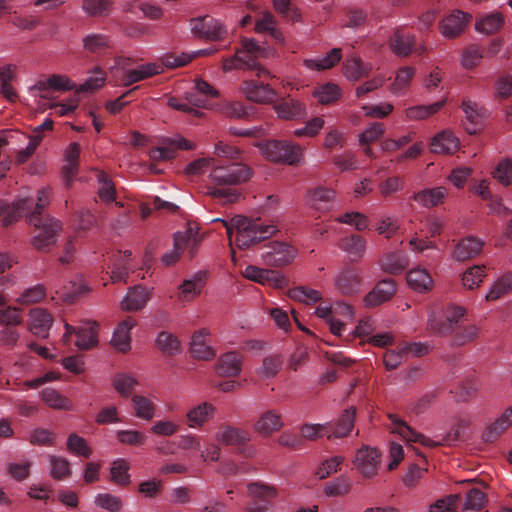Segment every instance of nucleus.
Listing matches in <instances>:
<instances>
[{
  "label": "nucleus",
  "mask_w": 512,
  "mask_h": 512,
  "mask_svg": "<svg viewBox=\"0 0 512 512\" xmlns=\"http://www.w3.org/2000/svg\"><path fill=\"white\" fill-rule=\"evenodd\" d=\"M155 345L158 350L168 356H173L181 351V343L178 338L167 331H161L157 334Z\"/></svg>",
  "instance_id": "obj_46"
},
{
  "label": "nucleus",
  "mask_w": 512,
  "mask_h": 512,
  "mask_svg": "<svg viewBox=\"0 0 512 512\" xmlns=\"http://www.w3.org/2000/svg\"><path fill=\"white\" fill-rule=\"evenodd\" d=\"M416 37L406 34L400 30H396L388 40V46L391 51L400 57H407L413 51Z\"/></svg>",
  "instance_id": "obj_30"
},
{
  "label": "nucleus",
  "mask_w": 512,
  "mask_h": 512,
  "mask_svg": "<svg viewBox=\"0 0 512 512\" xmlns=\"http://www.w3.org/2000/svg\"><path fill=\"white\" fill-rule=\"evenodd\" d=\"M242 368V357L236 352L223 354L217 363L219 375L233 377L237 376Z\"/></svg>",
  "instance_id": "obj_39"
},
{
  "label": "nucleus",
  "mask_w": 512,
  "mask_h": 512,
  "mask_svg": "<svg viewBox=\"0 0 512 512\" xmlns=\"http://www.w3.org/2000/svg\"><path fill=\"white\" fill-rule=\"evenodd\" d=\"M190 352L199 360H211L215 357L216 351L211 345L210 332L206 328L196 331L190 341Z\"/></svg>",
  "instance_id": "obj_18"
},
{
  "label": "nucleus",
  "mask_w": 512,
  "mask_h": 512,
  "mask_svg": "<svg viewBox=\"0 0 512 512\" xmlns=\"http://www.w3.org/2000/svg\"><path fill=\"white\" fill-rule=\"evenodd\" d=\"M137 325L136 319L126 317L115 327L111 338L112 346L121 353H127L131 349V330Z\"/></svg>",
  "instance_id": "obj_20"
},
{
  "label": "nucleus",
  "mask_w": 512,
  "mask_h": 512,
  "mask_svg": "<svg viewBox=\"0 0 512 512\" xmlns=\"http://www.w3.org/2000/svg\"><path fill=\"white\" fill-rule=\"evenodd\" d=\"M49 474L54 480H63L71 474L70 462L62 456L49 455Z\"/></svg>",
  "instance_id": "obj_53"
},
{
  "label": "nucleus",
  "mask_w": 512,
  "mask_h": 512,
  "mask_svg": "<svg viewBox=\"0 0 512 512\" xmlns=\"http://www.w3.org/2000/svg\"><path fill=\"white\" fill-rule=\"evenodd\" d=\"M79 156V144L76 142L70 143L64 153L65 164L62 170L67 186L70 185L73 177L77 174Z\"/></svg>",
  "instance_id": "obj_38"
},
{
  "label": "nucleus",
  "mask_w": 512,
  "mask_h": 512,
  "mask_svg": "<svg viewBox=\"0 0 512 512\" xmlns=\"http://www.w3.org/2000/svg\"><path fill=\"white\" fill-rule=\"evenodd\" d=\"M129 469L130 465L127 460L115 459L110 467V481L118 486H127L131 481Z\"/></svg>",
  "instance_id": "obj_47"
},
{
  "label": "nucleus",
  "mask_w": 512,
  "mask_h": 512,
  "mask_svg": "<svg viewBox=\"0 0 512 512\" xmlns=\"http://www.w3.org/2000/svg\"><path fill=\"white\" fill-rule=\"evenodd\" d=\"M353 482L350 477L340 475L332 481L325 483L323 493L327 497H344L352 490Z\"/></svg>",
  "instance_id": "obj_44"
},
{
  "label": "nucleus",
  "mask_w": 512,
  "mask_h": 512,
  "mask_svg": "<svg viewBox=\"0 0 512 512\" xmlns=\"http://www.w3.org/2000/svg\"><path fill=\"white\" fill-rule=\"evenodd\" d=\"M40 397L52 409L68 411L73 409L71 400L55 389H43L40 392Z\"/></svg>",
  "instance_id": "obj_45"
},
{
  "label": "nucleus",
  "mask_w": 512,
  "mask_h": 512,
  "mask_svg": "<svg viewBox=\"0 0 512 512\" xmlns=\"http://www.w3.org/2000/svg\"><path fill=\"white\" fill-rule=\"evenodd\" d=\"M462 109L466 115L467 120L473 125L472 127H467V131L470 134L476 133L478 126L482 124L483 120L486 118L487 111L479 106L476 102L471 100L463 101Z\"/></svg>",
  "instance_id": "obj_42"
},
{
  "label": "nucleus",
  "mask_w": 512,
  "mask_h": 512,
  "mask_svg": "<svg viewBox=\"0 0 512 512\" xmlns=\"http://www.w3.org/2000/svg\"><path fill=\"white\" fill-rule=\"evenodd\" d=\"M415 75V68L405 66L398 70L395 80L391 85V92L395 95H400L410 85Z\"/></svg>",
  "instance_id": "obj_59"
},
{
  "label": "nucleus",
  "mask_w": 512,
  "mask_h": 512,
  "mask_svg": "<svg viewBox=\"0 0 512 512\" xmlns=\"http://www.w3.org/2000/svg\"><path fill=\"white\" fill-rule=\"evenodd\" d=\"M396 292V284L392 279L380 281L375 288L364 297L367 307H376L388 301Z\"/></svg>",
  "instance_id": "obj_25"
},
{
  "label": "nucleus",
  "mask_w": 512,
  "mask_h": 512,
  "mask_svg": "<svg viewBox=\"0 0 512 512\" xmlns=\"http://www.w3.org/2000/svg\"><path fill=\"white\" fill-rule=\"evenodd\" d=\"M352 464L364 479H372L378 474L381 454L376 448L363 445L356 451Z\"/></svg>",
  "instance_id": "obj_7"
},
{
  "label": "nucleus",
  "mask_w": 512,
  "mask_h": 512,
  "mask_svg": "<svg viewBox=\"0 0 512 512\" xmlns=\"http://www.w3.org/2000/svg\"><path fill=\"white\" fill-rule=\"evenodd\" d=\"M94 503L98 508L108 512H120L123 508L122 499L110 493L97 494L94 498Z\"/></svg>",
  "instance_id": "obj_64"
},
{
  "label": "nucleus",
  "mask_w": 512,
  "mask_h": 512,
  "mask_svg": "<svg viewBox=\"0 0 512 512\" xmlns=\"http://www.w3.org/2000/svg\"><path fill=\"white\" fill-rule=\"evenodd\" d=\"M66 445L67 450L73 455L84 458H89L92 455V449L87 441L75 433L68 436Z\"/></svg>",
  "instance_id": "obj_60"
},
{
  "label": "nucleus",
  "mask_w": 512,
  "mask_h": 512,
  "mask_svg": "<svg viewBox=\"0 0 512 512\" xmlns=\"http://www.w3.org/2000/svg\"><path fill=\"white\" fill-rule=\"evenodd\" d=\"M247 493L253 501L248 504V512H270V500L277 496V491L274 487L266 485L261 482L250 483L247 486Z\"/></svg>",
  "instance_id": "obj_9"
},
{
  "label": "nucleus",
  "mask_w": 512,
  "mask_h": 512,
  "mask_svg": "<svg viewBox=\"0 0 512 512\" xmlns=\"http://www.w3.org/2000/svg\"><path fill=\"white\" fill-rule=\"evenodd\" d=\"M485 277L486 266L473 265L463 272L461 277L462 285L469 290L477 289L480 287Z\"/></svg>",
  "instance_id": "obj_48"
},
{
  "label": "nucleus",
  "mask_w": 512,
  "mask_h": 512,
  "mask_svg": "<svg viewBox=\"0 0 512 512\" xmlns=\"http://www.w3.org/2000/svg\"><path fill=\"white\" fill-rule=\"evenodd\" d=\"M483 57V47L479 44H471L463 50L460 62L463 68L473 69L481 63Z\"/></svg>",
  "instance_id": "obj_55"
},
{
  "label": "nucleus",
  "mask_w": 512,
  "mask_h": 512,
  "mask_svg": "<svg viewBox=\"0 0 512 512\" xmlns=\"http://www.w3.org/2000/svg\"><path fill=\"white\" fill-rule=\"evenodd\" d=\"M242 275L250 281L261 285H269L277 289L288 285V281L282 273L274 270L263 269L254 265L247 266L243 270Z\"/></svg>",
  "instance_id": "obj_14"
},
{
  "label": "nucleus",
  "mask_w": 512,
  "mask_h": 512,
  "mask_svg": "<svg viewBox=\"0 0 512 512\" xmlns=\"http://www.w3.org/2000/svg\"><path fill=\"white\" fill-rule=\"evenodd\" d=\"M257 147L263 157L273 163L296 165L304 160L302 147L293 142L269 140L258 143Z\"/></svg>",
  "instance_id": "obj_2"
},
{
  "label": "nucleus",
  "mask_w": 512,
  "mask_h": 512,
  "mask_svg": "<svg viewBox=\"0 0 512 512\" xmlns=\"http://www.w3.org/2000/svg\"><path fill=\"white\" fill-rule=\"evenodd\" d=\"M206 283V273L199 271L185 279L179 286V300L189 302L198 296Z\"/></svg>",
  "instance_id": "obj_26"
},
{
  "label": "nucleus",
  "mask_w": 512,
  "mask_h": 512,
  "mask_svg": "<svg viewBox=\"0 0 512 512\" xmlns=\"http://www.w3.org/2000/svg\"><path fill=\"white\" fill-rule=\"evenodd\" d=\"M338 245L354 261L361 259L366 251V240L355 234L342 238Z\"/></svg>",
  "instance_id": "obj_37"
},
{
  "label": "nucleus",
  "mask_w": 512,
  "mask_h": 512,
  "mask_svg": "<svg viewBox=\"0 0 512 512\" xmlns=\"http://www.w3.org/2000/svg\"><path fill=\"white\" fill-rule=\"evenodd\" d=\"M313 96L320 104L328 105L341 97V88L337 84L326 83L315 88Z\"/></svg>",
  "instance_id": "obj_51"
},
{
  "label": "nucleus",
  "mask_w": 512,
  "mask_h": 512,
  "mask_svg": "<svg viewBox=\"0 0 512 512\" xmlns=\"http://www.w3.org/2000/svg\"><path fill=\"white\" fill-rule=\"evenodd\" d=\"M240 89L248 100L256 103H270L276 97L275 91L269 85L254 80L244 81Z\"/></svg>",
  "instance_id": "obj_21"
},
{
  "label": "nucleus",
  "mask_w": 512,
  "mask_h": 512,
  "mask_svg": "<svg viewBox=\"0 0 512 512\" xmlns=\"http://www.w3.org/2000/svg\"><path fill=\"white\" fill-rule=\"evenodd\" d=\"M214 221L223 222L230 246L234 241L240 249H248L273 236L278 231V225L275 223L265 224L259 220H251L241 215L233 217L230 221L222 219H214Z\"/></svg>",
  "instance_id": "obj_1"
},
{
  "label": "nucleus",
  "mask_w": 512,
  "mask_h": 512,
  "mask_svg": "<svg viewBox=\"0 0 512 512\" xmlns=\"http://www.w3.org/2000/svg\"><path fill=\"white\" fill-rule=\"evenodd\" d=\"M131 405L137 419L150 421L156 416L157 405L152 397L135 394L131 398Z\"/></svg>",
  "instance_id": "obj_29"
},
{
  "label": "nucleus",
  "mask_w": 512,
  "mask_h": 512,
  "mask_svg": "<svg viewBox=\"0 0 512 512\" xmlns=\"http://www.w3.org/2000/svg\"><path fill=\"white\" fill-rule=\"evenodd\" d=\"M342 58V51L340 48H333L329 53L324 56L315 58H307L303 60V65L313 71H324L334 67Z\"/></svg>",
  "instance_id": "obj_35"
},
{
  "label": "nucleus",
  "mask_w": 512,
  "mask_h": 512,
  "mask_svg": "<svg viewBox=\"0 0 512 512\" xmlns=\"http://www.w3.org/2000/svg\"><path fill=\"white\" fill-rule=\"evenodd\" d=\"M252 175V169L243 163L227 165H216L214 163L209 178L216 185H238L248 181Z\"/></svg>",
  "instance_id": "obj_4"
},
{
  "label": "nucleus",
  "mask_w": 512,
  "mask_h": 512,
  "mask_svg": "<svg viewBox=\"0 0 512 512\" xmlns=\"http://www.w3.org/2000/svg\"><path fill=\"white\" fill-rule=\"evenodd\" d=\"M275 112L280 119L296 120L306 116L307 111L300 101L288 98L274 106Z\"/></svg>",
  "instance_id": "obj_33"
},
{
  "label": "nucleus",
  "mask_w": 512,
  "mask_h": 512,
  "mask_svg": "<svg viewBox=\"0 0 512 512\" xmlns=\"http://www.w3.org/2000/svg\"><path fill=\"white\" fill-rule=\"evenodd\" d=\"M113 6V0H83L82 10L91 17H102L109 15Z\"/></svg>",
  "instance_id": "obj_54"
},
{
  "label": "nucleus",
  "mask_w": 512,
  "mask_h": 512,
  "mask_svg": "<svg viewBox=\"0 0 512 512\" xmlns=\"http://www.w3.org/2000/svg\"><path fill=\"white\" fill-rule=\"evenodd\" d=\"M354 416H355V410L354 409H347L343 412V414L339 417L337 420L336 426L333 429L330 428V433L332 437L334 438H341L347 436L354 424Z\"/></svg>",
  "instance_id": "obj_56"
},
{
  "label": "nucleus",
  "mask_w": 512,
  "mask_h": 512,
  "mask_svg": "<svg viewBox=\"0 0 512 512\" xmlns=\"http://www.w3.org/2000/svg\"><path fill=\"white\" fill-rule=\"evenodd\" d=\"M484 241L474 236L461 239L455 246L453 258L457 261H466L476 257L483 248Z\"/></svg>",
  "instance_id": "obj_27"
},
{
  "label": "nucleus",
  "mask_w": 512,
  "mask_h": 512,
  "mask_svg": "<svg viewBox=\"0 0 512 512\" xmlns=\"http://www.w3.org/2000/svg\"><path fill=\"white\" fill-rule=\"evenodd\" d=\"M65 333L62 340L67 344L72 334H76L75 345L81 350H88L95 347L98 343L97 325L95 322H83L78 327H74L64 322Z\"/></svg>",
  "instance_id": "obj_8"
},
{
  "label": "nucleus",
  "mask_w": 512,
  "mask_h": 512,
  "mask_svg": "<svg viewBox=\"0 0 512 512\" xmlns=\"http://www.w3.org/2000/svg\"><path fill=\"white\" fill-rule=\"evenodd\" d=\"M296 254V249L289 243L274 241L269 243L261 257L264 263L269 266L282 267L290 264Z\"/></svg>",
  "instance_id": "obj_11"
},
{
  "label": "nucleus",
  "mask_w": 512,
  "mask_h": 512,
  "mask_svg": "<svg viewBox=\"0 0 512 512\" xmlns=\"http://www.w3.org/2000/svg\"><path fill=\"white\" fill-rule=\"evenodd\" d=\"M343 70L347 79L356 81L367 75L371 70V66L362 63L359 58L352 56L344 62Z\"/></svg>",
  "instance_id": "obj_52"
},
{
  "label": "nucleus",
  "mask_w": 512,
  "mask_h": 512,
  "mask_svg": "<svg viewBox=\"0 0 512 512\" xmlns=\"http://www.w3.org/2000/svg\"><path fill=\"white\" fill-rule=\"evenodd\" d=\"M460 147L459 139L448 130L436 134L430 143L431 152L437 154H452Z\"/></svg>",
  "instance_id": "obj_28"
},
{
  "label": "nucleus",
  "mask_w": 512,
  "mask_h": 512,
  "mask_svg": "<svg viewBox=\"0 0 512 512\" xmlns=\"http://www.w3.org/2000/svg\"><path fill=\"white\" fill-rule=\"evenodd\" d=\"M191 31L196 37L210 41H220L227 34V29L219 20L208 16L193 19L191 21Z\"/></svg>",
  "instance_id": "obj_12"
},
{
  "label": "nucleus",
  "mask_w": 512,
  "mask_h": 512,
  "mask_svg": "<svg viewBox=\"0 0 512 512\" xmlns=\"http://www.w3.org/2000/svg\"><path fill=\"white\" fill-rule=\"evenodd\" d=\"M283 414L278 409L263 411L253 425L254 431L262 437H269L284 427Z\"/></svg>",
  "instance_id": "obj_16"
},
{
  "label": "nucleus",
  "mask_w": 512,
  "mask_h": 512,
  "mask_svg": "<svg viewBox=\"0 0 512 512\" xmlns=\"http://www.w3.org/2000/svg\"><path fill=\"white\" fill-rule=\"evenodd\" d=\"M115 436L119 443L128 446L140 447L147 442L145 433L136 429L117 430Z\"/></svg>",
  "instance_id": "obj_57"
},
{
  "label": "nucleus",
  "mask_w": 512,
  "mask_h": 512,
  "mask_svg": "<svg viewBox=\"0 0 512 512\" xmlns=\"http://www.w3.org/2000/svg\"><path fill=\"white\" fill-rule=\"evenodd\" d=\"M150 300V292L143 286L130 288L120 301V308L125 312L142 310Z\"/></svg>",
  "instance_id": "obj_22"
},
{
  "label": "nucleus",
  "mask_w": 512,
  "mask_h": 512,
  "mask_svg": "<svg viewBox=\"0 0 512 512\" xmlns=\"http://www.w3.org/2000/svg\"><path fill=\"white\" fill-rule=\"evenodd\" d=\"M111 71L119 76L124 86H129L133 83L142 81L163 72L162 66L158 63H145L136 68L125 70L123 68L113 67Z\"/></svg>",
  "instance_id": "obj_15"
},
{
  "label": "nucleus",
  "mask_w": 512,
  "mask_h": 512,
  "mask_svg": "<svg viewBox=\"0 0 512 512\" xmlns=\"http://www.w3.org/2000/svg\"><path fill=\"white\" fill-rule=\"evenodd\" d=\"M214 440L220 445L237 446L248 443L251 440V436L242 428L223 424L215 432Z\"/></svg>",
  "instance_id": "obj_19"
},
{
  "label": "nucleus",
  "mask_w": 512,
  "mask_h": 512,
  "mask_svg": "<svg viewBox=\"0 0 512 512\" xmlns=\"http://www.w3.org/2000/svg\"><path fill=\"white\" fill-rule=\"evenodd\" d=\"M186 100H187V103L182 102L179 99L172 97L168 100V106L175 110H178V111L187 112V113H195V114L197 113V111L195 110L194 107L207 108L206 100H204L200 97H197L196 95H194L192 93L187 94Z\"/></svg>",
  "instance_id": "obj_49"
},
{
  "label": "nucleus",
  "mask_w": 512,
  "mask_h": 512,
  "mask_svg": "<svg viewBox=\"0 0 512 512\" xmlns=\"http://www.w3.org/2000/svg\"><path fill=\"white\" fill-rule=\"evenodd\" d=\"M472 20L470 13L453 10L439 22V30L445 39H455L463 34L467 25Z\"/></svg>",
  "instance_id": "obj_10"
},
{
  "label": "nucleus",
  "mask_w": 512,
  "mask_h": 512,
  "mask_svg": "<svg viewBox=\"0 0 512 512\" xmlns=\"http://www.w3.org/2000/svg\"><path fill=\"white\" fill-rule=\"evenodd\" d=\"M282 359L277 356H267L263 359L262 364L256 368V375L262 380H268L275 377L282 368Z\"/></svg>",
  "instance_id": "obj_50"
},
{
  "label": "nucleus",
  "mask_w": 512,
  "mask_h": 512,
  "mask_svg": "<svg viewBox=\"0 0 512 512\" xmlns=\"http://www.w3.org/2000/svg\"><path fill=\"white\" fill-rule=\"evenodd\" d=\"M466 310L456 305L432 306L428 310L427 328L439 335H447L463 320Z\"/></svg>",
  "instance_id": "obj_3"
},
{
  "label": "nucleus",
  "mask_w": 512,
  "mask_h": 512,
  "mask_svg": "<svg viewBox=\"0 0 512 512\" xmlns=\"http://www.w3.org/2000/svg\"><path fill=\"white\" fill-rule=\"evenodd\" d=\"M179 430L180 424L169 418L159 419L150 427L151 433L159 437H171Z\"/></svg>",
  "instance_id": "obj_63"
},
{
  "label": "nucleus",
  "mask_w": 512,
  "mask_h": 512,
  "mask_svg": "<svg viewBox=\"0 0 512 512\" xmlns=\"http://www.w3.org/2000/svg\"><path fill=\"white\" fill-rule=\"evenodd\" d=\"M215 413L216 407L208 401L194 404L185 412L187 426L191 429H200L214 418Z\"/></svg>",
  "instance_id": "obj_17"
},
{
  "label": "nucleus",
  "mask_w": 512,
  "mask_h": 512,
  "mask_svg": "<svg viewBox=\"0 0 512 512\" xmlns=\"http://www.w3.org/2000/svg\"><path fill=\"white\" fill-rule=\"evenodd\" d=\"M113 387L123 397H128L138 385V381L132 375L119 373L112 380Z\"/></svg>",
  "instance_id": "obj_61"
},
{
  "label": "nucleus",
  "mask_w": 512,
  "mask_h": 512,
  "mask_svg": "<svg viewBox=\"0 0 512 512\" xmlns=\"http://www.w3.org/2000/svg\"><path fill=\"white\" fill-rule=\"evenodd\" d=\"M446 103L445 99L429 105H415L408 107L404 111L405 119L408 121L425 120L436 114Z\"/></svg>",
  "instance_id": "obj_40"
},
{
  "label": "nucleus",
  "mask_w": 512,
  "mask_h": 512,
  "mask_svg": "<svg viewBox=\"0 0 512 512\" xmlns=\"http://www.w3.org/2000/svg\"><path fill=\"white\" fill-rule=\"evenodd\" d=\"M448 196V189L444 186H437L422 189L413 195V200L420 206L431 209L444 203Z\"/></svg>",
  "instance_id": "obj_23"
},
{
  "label": "nucleus",
  "mask_w": 512,
  "mask_h": 512,
  "mask_svg": "<svg viewBox=\"0 0 512 512\" xmlns=\"http://www.w3.org/2000/svg\"><path fill=\"white\" fill-rule=\"evenodd\" d=\"M406 279L409 287L418 293L429 292L434 286L430 273L422 267H415L409 270Z\"/></svg>",
  "instance_id": "obj_31"
},
{
  "label": "nucleus",
  "mask_w": 512,
  "mask_h": 512,
  "mask_svg": "<svg viewBox=\"0 0 512 512\" xmlns=\"http://www.w3.org/2000/svg\"><path fill=\"white\" fill-rule=\"evenodd\" d=\"M198 244L199 238L192 228L177 232L174 235L173 248L162 256V263L165 266L173 265L185 251H188L191 257L194 256Z\"/></svg>",
  "instance_id": "obj_6"
},
{
  "label": "nucleus",
  "mask_w": 512,
  "mask_h": 512,
  "mask_svg": "<svg viewBox=\"0 0 512 512\" xmlns=\"http://www.w3.org/2000/svg\"><path fill=\"white\" fill-rule=\"evenodd\" d=\"M244 66L248 69L257 70L258 77L269 74V72L265 68L258 65L255 60L246 58L244 55H242L241 51H237L235 55L230 58H224L222 69L224 72H228L234 69H240Z\"/></svg>",
  "instance_id": "obj_36"
},
{
  "label": "nucleus",
  "mask_w": 512,
  "mask_h": 512,
  "mask_svg": "<svg viewBox=\"0 0 512 512\" xmlns=\"http://www.w3.org/2000/svg\"><path fill=\"white\" fill-rule=\"evenodd\" d=\"M389 419L392 422L391 432L398 434L407 443L415 442L429 448L443 445L442 441L431 439L424 434L414 431L406 422L395 415H389Z\"/></svg>",
  "instance_id": "obj_13"
},
{
  "label": "nucleus",
  "mask_w": 512,
  "mask_h": 512,
  "mask_svg": "<svg viewBox=\"0 0 512 512\" xmlns=\"http://www.w3.org/2000/svg\"><path fill=\"white\" fill-rule=\"evenodd\" d=\"M487 496L477 488L470 489L466 493L462 509L464 511H479L487 505Z\"/></svg>",
  "instance_id": "obj_62"
},
{
  "label": "nucleus",
  "mask_w": 512,
  "mask_h": 512,
  "mask_svg": "<svg viewBox=\"0 0 512 512\" xmlns=\"http://www.w3.org/2000/svg\"><path fill=\"white\" fill-rule=\"evenodd\" d=\"M334 199V191L328 188H317L309 193L310 204L318 210H328Z\"/></svg>",
  "instance_id": "obj_58"
},
{
  "label": "nucleus",
  "mask_w": 512,
  "mask_h": 512,
  "mask_svg": "<svg viewBox=\"0 0 512 512\" xmlns=\"http://www.w3.org/2000/svg\"><path fill=\"white\" fill-rule=\"evenodd\" d=\"M503 22V15L499 12L486 14L476 20L475 30L481 34L491 35L501 29Z\"/></svg>",
  "instance_id": "obj_43"
},
{
  "label": "nucleus",
  "mask_w": 512,
  "mask_h": 512,
  "mask_svg": "<svg viewBox=\"0 0 512 512\" xmlns=\"http://www.w3.org/2000/svg\"><path fill=\"white\" fill-rule=\"evenodd\" d=\"M361 285V278L355 270H345L341 272L336 280L335 286L337 289L345 295H351L356 293Z\"/></svg>",
  "instance_id": "obj_41"
},
{
  "label": "nucleus",
  "mask_w": 512,
  "mask_h": 512,
  "mask_svg": "<svg viewBox=\"0 0 512 512\" xmlns=\"http://www.w3.org/2000/svg\"><path fill=\"white\" fill-rule=\"evenodd\" d=\"M29 221L35 228L32 245L37 250H45L56 242V238L62 229L58 220L49 217L42 218L33 214Z\"/></svg>",
  "instance_id": "obj_5"
},
{
  "label": "nucleus",
  "mask_w": 512,
  "mask_h": 512,
  "mask_svg": "<svg viewBox=\"0 0 512 512\" xmlns=\"http://www.w3.org/2000/svg\"><path fill=\"white\" fill-rule=\"evenodd\" d=\"M53 324V317L42 308H34L29 312L28 325L30 331L39 337L46 338Z\"/></svg>",
  "instance_id": "obj_24"
},
{
  "label": "nucleus",
  "mask_w": 512,
  "mask_h": 512,
  "mask_svg": "<svg viewBox=\"0 0 512 512\" xmlns=\"http://www.w3.org/2000/svg\"><path fill=\"white\" fill-rule=\"evenodd\" d=\"M254 30L256 33H268L281 44L285 41L284 35L278 28L274 16L269 11H262L258 14Z\"/></svg>",
  "instance_id": "obj_32"
},
{
  "label": "nucleus",
  "mask_w": 512,
  "mask_h": 512,
  "mask_svg": "<svg viewBox=\"0 0 512 512\" xmlns=\"http://www.w3.org/2000/svg\"><path fill=\"white\" fill-rule=\"evenodd\" d=\"M512 292V271L505 272L497 277L487 290L486 301H497Z\"/></svg>",
  "instance_id": "obj_34"
}]
</instances>
